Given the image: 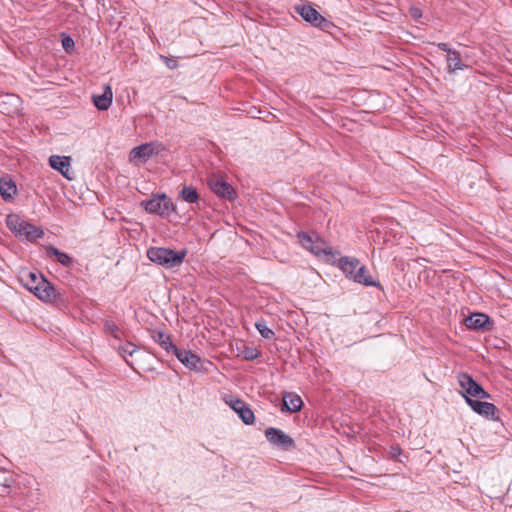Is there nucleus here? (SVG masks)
<instances>
[{"label":"nucleus","mask_w":512,"mask_h":512,"mask_svg":"<svg viewBox=\"0 0 512 512\" xmlns=\"http://www.w3.org/2000/svg\"><path fill=\"white\" fill-rule=\"evenodd\" d=\"M20 280L30 292L44 302H55L61 298L53 284L41 273L26 271L21 274Z\"/></svg>","instance_id":"1"},{"label":"nucleus","mask_w":512,"mask_h":512,"mask_svg":"<svg viewBox=\"0 0 512 512\" xmlns=\"http://www.w3.org/2000/svg\"><path fill=\"white\" fill-rule=\"evenodd\" d=\"M6 226L21 241L35 242L44 236V230L41 227H36L18 214H8Z\"/></svg>","instance_id":"2"},{"label":"nucleus","mask_w":512,"mask_h":512,"mask_svg":"<svg viewBox=\"0 0 512 512\" xmlns=\"http://www.w3.org/2000/svg\"><path fill=\"white\" fill-rule=\"evenodd\" d=\"M187 254L185 249L176 251L165 247H150L147 250V257L150 261L165 268L180 266Z\"/></svg>","instance_id":"3"},{"label":"nucleus","mask_w":512,"mask_h":512,"mask_svg":"<svg viewBox=\"0 0 512 512\" xmlns=\"http://www.w3.org/2000/svg\"><path fill=\"white\" fill-rule=\"evenodd\" d=\"M295 12L302 17L304 21L312 25L313 27L319 28L324 32L333 34V31L337 29V26L323 17L315 8L310 4H299L294 7Z\"/></svg>","instance_id":"4"},{"label":"nucleus","mask_w":512,"mask_h":512,"mask_svg":"<svg viewBox=\"0 0 512 512\" xmlns=\"http://www.w3.org/2000/svg\"><path fill=\"white\" fill-rule=\"evenodd\" d=\"M458 384L461 387V395L464 397L467 402V397L469 398H478V399H488L490 398V394L479 384L474 378L468 373H459L457 376Z\"/></svg>","instance_id":"5"},{"label":"nucleus","mask_w":512,"mask_h":512,"mask_svg":"<svg viewBox=\"0 0 512 512\" xmlns=\"http://www.w3.org/2000/svg\"><path fill=\"white\" fill-rule=\"evenodd\" d=\"M174 355L183 365L196 372H208L209 367L213 366L211 361L201 359L191 350L177 348V350L174 352Z\"/></svg>","instance_id":"6"},{"label":"nucleus","mask_w":512,"mask_h":512,"mask_svg":"<svg viewBox=\"0 0 512 512\" xmlns=\"http://www.w3.org/2000/svg\"><path fill=\"white\" fill-rule=\"evenodd\" d=\"M265 437L273 446L285 451L293 450L296 447L295 441L279 428H267L265 430Z\"/></svg>","instance_id":"7"},{"label":"nucleus","mask_w":512,"mask_h":512,"mask_svg":"<svg viewBox=\"0 0 512 512\" xmlns=\"http://www.w3.org/2000/svg\"><path fill=\"white\" fill-rule=\"evenodd\" d=\"M144 208L149 213L164 216L174 209V205L169 197L162 194L161 196L153 197L146 201L144 203Z\"/></svg>","instance_id":"8"},{"label":"nucleus","mask_w":512,"mask_h":512,"mask_svg":"<svg viewBox=\"0 0 512 512\" xmlns=\"http://www.w3.org/2000/svg\"><path fill=\"white\" fill-rule=\"evenodd\" d=\"M297 238L302 245L303 248L312 252L315 255H320L321 253L328 254V251L324 248L325 242L321 240L319 237L315 239L313 236L307 232L300 231L297 233ZM329 253H331L329 251Z\"/></svg>","instance_id":"9"},{"label":"nucleus","mask_w":512,"mask_h":512,"mask_svg":"<svg viewBox=\"0 0 512 512\" xmlns=\"http://www.w3.org/2000/svg\"><path fill=\"white\" fill-rule=\"evenodd\" d=\"M226 403L235 413H237V415L246 425H251L254 423V412L246 402L239 398H230L229 400H226Z\"/></svg>","instance_id":"10"},{"label":"nucleus","mask_w":512,"mask_h":512,"mask_svg":"<svg viewBox=\"0 0 512 512\" xmlns=\"http://www.w3.org/2000/svg\"><path fill=\"white\" fill-rule=\"evenodd\" d=\"M467 404L475 413L481 416L490 418L492 420L498 419L497 415L499 413V410L493 403L480 401L478 398L472 399L467 397Z\"/></svg>","instance_id":"11"},{"label":"nucleus","mask_w":512,"mask_h":512,"mask_svg":"<svg viewBox=\"0 0 512 512\" xmlns=\"http://www.w3.org/2000/svg\"><path fill=\"white\" fill-rule=\"evenodd\" d=\"M464 323L468 329L483 332L492 330L494 326L492 319L484 313H473L465 318Z\"/></svg>","instance_id":"12"},{"label":"nucleus","mask_w":512,"mask_h":512,"mask_svg":"<svg viewBox=\"0 0 512 512\" xmlns=\"http://www.w3.org/2000/svg\"><path fill=\"white\" fill-rule=\"evenodd\" d=\"M211 190L219 197L233 201L236 198V191L228 182L217 179L210 182Z\"/></svg>","instance_id":"13"},{"label":"nucleus","mask_w":512,"mask_h":512,"mask_svg":"<svg viewBox=\"0 0 512 512\" xmlns=\"http://www.w3.org/2000/svg\"><path fill=\"white\" fill-rule=\"evenodd\" d=\"M303 401L301 397L294 392H285L283 395V405L281 410L288 413H296L302 409Z\"/></svg>","instance_id":"14"},{"label":"nucleus","mask_w":512,"mask_h":512,"mask_svg":"<svg viewBox=\"0 0 512 512\" xmlns=\"http://www.w3.org/2000/svg\"><path fill=\"white\" fill-rule=\"evenodd\" d=\"M337 267L348 279L352 280V276H355L357 269L360 267V261L355 257L343 256L338 259Z\"/></svg>","instance_id":"15"},{"label":"nucleus","mask_w":512,"mask_h":512,"mask_svg":"<svg viewBox=\"0 0 512 512\" xmlns=\"http://www.w3.org/2000/svg\"><path fill=\"white\" fill-rule=\"evenodd\" d=\"M158 154V150L154 143H144L139 146L134 147L130 152L131 160L141 159L146 161L153 155Z\"/></svg>","instance_id":"16"},{"label":"nucleus","mask_w":512,"mask_h":512,"mask_svg":"<svg viewBox=\"0 0 512 512\" xmlns=\"http://www.w3.org/2000/svg\"><path fill=\"white\" fill-rule=\"evenodd\" d=\"M113 92L110 85L106 84L103 86V93L100 95H93L92 101L98 110L105 111L112 104Z\"/></svg>","instance_id":"17"},{"label":"nucleus","mask_w":512,"mask_h":512,"mask_svg":"<svg viewBox=\"0 0 512 512\" xmlns=\"http://www.w3.org/2000/svg\"><path fill=\"white\" fill-rule=\"evenodd\" d=\"M49 165L59 173H61L66 179L71 180L68 175L70 168V158L67 156L52 155L49 157Z\"/></svg>","instance_id":"18"},{"label":"nucleus","mask_w":512,"mask_h":512,"mask_svg":"<svg viewBox=\"0 0 512 512\" xmlns=\"http://www.w3.org/2000/svg\"><path fill=\"white\" fill-rule=\"evenodd\" d=\"M17 193L15 182L8 177L0 178V195L4 201L10 202Z\"/></svg>","instance_id":"19"},{"label":"nucleus","mask_w":512,"mask_h":512,"mask_svg":"<svg viewBox=\"0 0 512 512\" xmlns=\"http://www.w3.org/2000/svg\"><path fill=\"white\" fill-rule=\"evenodd\" d=\"M352 280L355 283L362 284L364 286H375L379 289H382V285L373 280L372 276L368 274V270L364 265H360L357 269L355 276H352Z\"/></svg>","instance_id":"20"},{"label":"nucleus","mask_w":512,"mask_h":512,"mask_svg":"<svg viewBox=\"0 0 512 512\" xmlns=\"http://www.w3.org/2000/svg\"><path fill=\"white\" fill-rule=\"evenodd\" d=\"M152 338L155 342H157L161 348H163L167 353H173L177 350V346L173 344L170 335L164 333L160 330H154L152 332Z\"/></svg>","instance_id":"21"},{"label":"nucleus","mask_w":512,"mask_h":512,"mask_svg":"<svg viewBox=\"0 0 512 512\" xmlns=\"http://www.w3.org/2000/svg\"><path fill=\"white\" fill-rule=\"evenodd\" d=\"M468 65L464 64L461 59V54L457 50H453L447 55V72L454 74L457 70H465Z\"/></svg>","instance_id":"22"},{"label":"nucleus","mask_w":512,"mask_h":512,"mask_svg":"<svg viewBox=\"0 0 512 512\" xmlns=\"http://www.w3.org/2000/svg\"><path fill=\"white\" fill-rule=\"evenodd\" d=\"M46 255L48 257L54 256L56 260L64 267H71L74 262L72 257H70L67 253L60 251L53 245H48L46 247Z\"/></svg>","instance_id":"23"},{"label":"nucleus","mask_w":512,"mask_h":512,"mask_svg":"<svg viewBox=\"0 0 512 512\" xmlns=\"http://www.w3.org/2000/svg\"><path fill=\"white\" fill-rule=\"evenodd\" d=\"M20 102L18 96L14 94H7L0 98V109L6 114L13 113L17 110V106Z\"/></svg>","instance_id":"24"},{"label":"nucleus","mask_w":512,"mask_h":512,"mask_svg":"<svg viewBox=\"0 0 512 512\" xmlns=\"http://www.w3.org/2000/svg\"><path fill=\"white\" fill-rule=\"evenodd\" d=\"M179 198L187 203H196L199 193L193 186H183L179 192Z\"/></svg>","instance_id":"25"},{"label":"nucleus","mask_w":512,"mask_h":512,"mask_svg":"<svg viewBox=\"0 0 512 512\" xmlns=\"http://www.w3.org/2000/svg\"><path fill=\"white\" fill-rule=\"evenodd\" d=\"M255 328L260 333V335L265 339H274L275 333L272 329L267 327V324L264 320H258L255 322Z\"/></svg>","instance_id":"26"},{"label":"nucleus","mask_w":512,"mask_h":512,"mask_svg":"<svg viewBox=\"0 0 512 512\" xmlns=\"http://www.w3.org/2000/svg\"><path fill=\"white\" fill-rule=\"evenodd\" d=\"M104 332L110 334L114 339L120 340V329L114 321L104 320Z\"/></svg>","instance_id":"27"},{"label":"nucleus","mask_w":512,"mask_h":512,"mask_svg":"<svg viewBox=\"0 0 512 512\" xmlns=\"http://www.w3.org/2000/svg\"><path fill=\"white\" fill-rule=\"evenodd\" d=\"M118 351L125 358L126 355L132 356L137 351V348L133 343L127 342L125 345L119 346Z\"/></svg>","instance_id":"28"},{"label":"nucleus","mask_w":512,"mask_h":512,"mask_svg":"<svg viewBox=\"0 0 512 512\" xmlns=\"http://www.w3.org/2000/svg\"><path fill=\"white\" fill-rule=\"evenodd\" d=\"M62 47L67 53H71L74 50L75 42L70 36L62 38Z\"/></svg>","instance_id":"29"},{"label":"nucleus","mask_w":512,"mask_h":512,"mask_svg":"<svg viewBox=\"0 0 512 512\" xmlns=\"http://www.w3.org/2000/svg\"><path fill=\"white\" fill-rule=\"evenodd\" d=\"M401 455H402V449L399 445H392L389 448L388 456L390 459L396 460Z\"/></svg>","instance_id":"30"},{"label":"nucleus","mask_w":512,"mask_h":512,"mask_svg":"<svg viewBox=\"0 0 512 512\" xmlns=\"http://www.w3.org/2000/svg\"><path fill=\"white\" fill-rule=\"evenodd\" d=\"M160 59L164 62V64L167 66V68H169L171 70L176 69L178 67V62L176 59L169 58L164 55H160Z\"/></svg>","instance_id":"31"},{"label":"nucleus","mask_w":512,"mask_h":512,"mask_svg":"<svg viewBox=\"0 0 512 512\" xmlns=\"http://www.w3.org/2000/svg\"><path fill=\"white\" fill-rule=\"evenodd\" d=\"M259 356V353L254 348H247L244 352V358L246 360H254Z\"/></svg>","instance_id":"32"},{"label":"nucleus","mask_w":512,"mask_h":512,"mask_svg":"<svg viewBox=\"0 0 512 512\" xmlns=\"http://www.w3.org/2000/svg\"><path fill=\"white\" fill-rule=\"evenodd\" d=\"M409 14L414 20H418L422 17V11L418 7H411L409 9Z\"/></svg>","instance_id":"33"},{"label":"nucleus","mask_w":512,"mask_h":512,"mask_svg":"<svg viewBox=\"0 0 512 512\" xmlns=\"http://www.w3.org/2000/svg\"><path fill=\"white\" fill-rule=\"evenodd\" d=\"M437 47L446 52L447 55L450 54L454 49L450 48L449 44L448 43H445V42H441V43H438L437 44Z\"/></svg>","instance_id":"34"}]
</instances>
